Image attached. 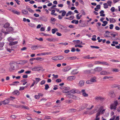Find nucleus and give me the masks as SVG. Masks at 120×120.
Wrapping results in <instances>:
<instances>
[{
  "label": "nucleus",
  "instance_id": "nucleus-34",
  "mask_svg": "<svg viewBox=\"0 0 120 120\" xmlns=\"http://www.w3.org/2000/svg\"><path fill=\"white\" fill-rule=\"evenodd\" d=\"M58 31L57 29L56 28H55L54 29H53L52 30V33L53 34H54L55 33V32Z\"/></svg>",
  "mask_w": 120,
  "mask_h": 120
},
{
  "label": "nucleus",
  "instance_id": "nucleus-22",
  "mask_svg": "<svg viewBox=\"0 0 120 120\" xmlns=\"http://www.w3.org/2000/svg\"><path fill=\"white\" fill-rule=\"evenodd\" d=\"M80 14H77L76 16V19H79L82 16V15H80Z\"/></svg>",
  "mask_w": 120,
  "mask_h": 120
},
{
  "label": "nucleus",
  "instance_id": "nucleus-12",
  "mask_svg": "<svg viewBox=\"0 0 120 120\" xmlns=\"http://www.w3.org/2000/svg\"><path fill=\"white\" fill-rule=\"evenodd\" d=\"M11 11L14 13L18 15H19L20 13V12L18 11L15 9L12 10H11Z\"/></svg>",
  "mask_w": 120,
  "mask_h": 120
},
{
  "label": "nucleus",
  "instance_id": "nucleus-46",
  "mask_svg": "<svg viewBox=\"0 0 120 120\" xmlns=\"http://www.w3.org/2000/svg\"><path fill=\"white\" fill-rule=\"evenodd\" d=\"M58 60H60L64 59V57L62 56H58Z\"/></svg>",
  "mask_w": 120,
  "mask_h": 120
},
{
  "label": "nucleus",
  "instance_id": "nucleus-26",
  "mask_svg": "<svg viewBox=\"0 0 120 120\" xmlns=\"http://www.w3.org/2000/svg\"><path fill=\"white\" fill-rule=\"evenodd\" d=\"M22 12L24 14L26 15L28 14V11L24 9H23L22 10Z\"/></svg>",
  "mask_w": 120,
  "mask_h": 120
},
{
  "label": "nucleus",
  "instance_id": "nucleus-24",
  "mask_svg": "<svg viewBox=\"0 0 120 120\" xmlns=\"http://www.w3.org/2000/svg\"><path fill=\"white\" fill-rule=\"evenodd\" d=\"M8 41L10 42V43H11L12 41H14V39L11 37H10L8 38Z\"/></svg>",
  "mask_w": 120,
  "mask_h": 120
},
{
  "label": "nucleus",
  "instance_id": "nucleus-16",
  "mask_svg": "<svg viewBox=\"0 0 120 120\" xmlns=\"http://www.w3.org/2000/svg\"><path fill=\"white\" fill-rule=\"evenodd\" d=\"M39 67H35L32 68L31 70L33 71H38L40 70Z\"/></svg>",
  "mask_w": 120,
  "mask_h": 120
},
{
  "label": "nucleus",
  "instance_id": "nucleus-14",
  "mask_svg": "<svg viewBox=\"0 0 120 120\" xmlns=\"http://www.w3.org/2000/svg\"><path fill=\"white\" fill-rule=\"evenodd\" d=\"M9 100L8 99H6L3 101H1L3 104L4 105H6L9 103Z\"/></svg>",
  "mask_w": 120,
  "mask_h": 120
},
{
  "label": "nucleus",
  "instance_id": "nucleus-45",
  "mask_svg": "<svg viewBox=\"0 0 120 120\" xmlns=\"http://www.w3.org/2000/svg\"><path fill=\"white\" fill-rule=\"evenodd\" d=\"M46 81L45 80H42L40 83L41 85H42L44 84L45 82Z\"/></svg>",
  "mask_w": 120,
  "mask_h": 120
},
{
  "label": "nucleus",
  "instance_id": "nucleus-35",
  "mask_svg": "<svg viewBox=\"0 0 120 120\" xmlns=\"http://www.w3.org/2000/svg\"><path fill=\"white\" fill-rule=\"evenodd\" d=\"M9 26V24L8 23H6L4 25V27L5 28H7Z\"/></svg>",
  "mask_w": 120,
  "mask_h": 120
},
{
  "label": "nucleus",
  "instance_id": "nucleus-53",
  "mask_svg": "<svg viewBox=\"0 0 120 120\" xmlns=\"http://www.w3.org/2000/svg\"><path fill=\"white\" fill-rule=\"evenodd\" d=\"M37 46H34L32 47H31V49L32 50H34L36 49Z\"/></svg>",
  "mask_w": 120,
  "mask_h": 120
},
{
  "label": "nucleus",
  "instance_id": "nucleus-41",
  "mask_svg": "<svg viewBox=\"0 0 120 120\" xmlns=\"http://www.w3.org/2000/svg\"><path fill=\"white\" fill-rule=\"evenodd\" d=\"M103 24H102L103 26H105L108 23V22L106 21H103Z\"/></svg>",
  "mask_w": 120,
  "mask_h": 120
},
{
  "label": "nucleus",
  "instance_id": "nucleus-33",
  "mask_svg": "<svg viewBox=\"0 0 120 120\" xmlns=\"http://www.w3.org/2000/svg\"><path fill=\"white\" fill-rule=\"evenodd\" d=\"M70 98H72L74 99H77V97L73 95H71L69 97Z\"/></svg>",
  "mask_w": 120,
  "mask_h": 120
},
{
  "label": "nucleus",
  "instance_id": "nucleus-54",
  "mask_svg": "<svg viewBox=\"0 0 120 120\" xmlns=\"http://www.w3.org/2000/svg\"><path fill=\"white\" fill-rule=\"evenodd\" d=\"M25 87L24 86H21L20 87V88L19 90L20 91L23 90L24 89Z\"/></svg>",
  "mask_w": 120,
  "mask_h": 120
},
{
  "label": "nucleus",
  "instance_id": "nucleus-49",
  "mask_svg": "<svg viewBox=\"0 0 120 120\" xmlns=\"http://www.w3.org/2000/svg\"><path fill=\"white\" fill-rule=\"evenodd\" d=\"M112 71L113 72H118L119 70L117 69L114 68L112 69Z\"/></svg>",
  "mask_w": 120,
  "mask_h": 120
},
{
  "label": "nucleus",
  "instance_id": "nucleus-6",
  "mask_svg": "<svg viewBox=\"0 0 120 120\" xmlns=\"http://www.w3.org/2000/svg\"><path fill=\"white\" fill-rule=\"evenodd\" d=\"M95 99L97 101H102L104 100V98L100 96H97L95 98Z\"/></svg>",
  "mask_w": 120,
  "mask_h": 120
},
{
  "label": "nucleus",
  "instance_id": "nucleus-57",
  "mask_svg": "<svg viewBox=\"0 0 120 120\" xmlns=\"http://www.w3.org/2000/svg\"><path fill=\"white\" fill-rule=\"evenodd\" d=\"M66 13V12L65 11H64L62 13V16H64Z\"/></svg>",
  "mask_w": 120,
  "mask_h": 120
},
{
  "label": "nucleus",
  "instance_id": "nucleus-51",
  "mask_svg": "<svg viewBox=\"0 0 120 120\" xmlns=\"http://www.w3.org/2000/svg\"><path fill=\"white\" fill-rule=\"evenodd\" d=\"M45 90H47L49 88V86L47 84L45 85Z\"/></svg>",
  "mask_w": 120,
  "mask_h": 120
},
{
  "label": "nucleus",
  "instance_id": "nucleus-48",
  "mask_svg": "<svg viewBox=\"0 0 120 120\" xmlns=\"http://www.w3.org/2000/svg\"><path fill=\"white\" fill-rule=\"evenodd\" d=\"M40 35L45 36H49V35L48 34H44L43 33H40Z\"/></svg>",
  "mask_w": 120,
  "mask_h": 120
},
{
  "label": "nucleus",
  "instance_id": "nucleus-3",
  "mask_svg": "<svg viewBox=\"0 0 120 120\" xmlns=\"http://www.w3.org/2000/svg\"><path fill=\"white\" fill-rule=\"evenodd\" d=\"M111 32L109 31H106L104 34V36L106 37H110Z\"/></svg>",
  "mask_w": 120,
  "mask_h": 120
},
{
  "label": "nucleus",
  "instance_id": "nucleus-23",
  "mask_svg": "<svg viewBox=\"0 0 120 120\" xmlns=\"http://www.w3.org/2000/svg\"><path fill=\"white\" fill-rule=\"evenodd\" d=\"M78 73V71L77 70H73L72 72L71 73L73 75H75L77 74Z\"/></svg>",
  "mask_w": 120,
  "mask_h": 120
},
{
  "label": "nucleus",
  "instance_id": "nucleus-38",
  "mask_svg": "<svg viewBox=\"0 0 120 120\" xmlns=\"http://www.w3.org/2000/svg\"><path fill=\"white\" fill-rule=\"evenodd\" d=\"M58 56H56L52 57V59L53 60H58Z\"/></svg>",
  "mask_w": 120,
  "mask_h": 120
},
{
  "label": "nucleus",
  "instance_id": "nucleus-10",
  "mask_svg": "<svg viewBox=\"0 0 120 120\" xmlns=\"http://www.w3.org/2000/svg\"><path fill=\"white\" fill-rule=\"evenodd\" d=\"M109 95L110 97L112 98L114 97L115 96L114 92L112 91H110L109 92Z\"/></svg>",
  "mask_w": 120,
  "mask_h": 120
},
{
  "label": "nucleus",
  "instance_id": "nucleus-15",
  "mask_svg": "<svg viewBox=\"0 0 120 120\" xmlns=\"http://www.w3.org/2000/svg\"><path fill=\"white\" fill-rule=\"evenodd\" d=\"M109 19L110 22L111 23H114L116 22V19L113 18H110Z\"/></svg>",
  "mask_w": 120,
  "mask_h": 120
},
{
  "label": "nucleus",
  "instance_id": "nucleus-55",
  "mask_svg": "<svg viewBox=\"0 0 120 120\" xmlns=\"http://www.w3.org/2000/svg\"><path fill=\"white\" fill-rule=\"evenodd\" d=\"M59 44H61L62 45H67L68 44V43L67 42H65L64 43H60Z\"/></svg>",
  "mask_w": 120,
  "mask_h": 120
},
{
  "label": "nucleus",
  "instance_id": "nucleus-4",
  "mask_svg": "<svg viewBox=\"0 0 120 120\" xmlns=\"http://www.w3.org/2000/svg\"><path fill=\"white\" fill-rule=\"evenodd\" d=\"M70 88L69 87H65L64 90H62V92L64 93H69Z\"/></svg>",
  "mask_w": 120,
  "mask_h": 120
},
{
  "label": "nucleus",
  "instance_id": "nucleus-5",
  "mask_svg": "<svg viewBox=\"0 0 120 120\" xmlns=\"http://www.w3.org/2000/svg\"><path fill=\"white\" fill-rule=\"evenodd\" d=\"M75 78L76 77L75 76H69L68 77L67 80L68 81H72L75 79Z\"/></svg>",
  "mask_w": 120,
  "mask_h": 120
},
{
  "label": "nucleus",
  "instance_id": "nucleus-9",
  "mask_svg": "<svg viewBox=\"0 0 120 120\" xmlns=\"http://www.w3.org/2000/svg\"><path fill=\"white\" fill-rule=\"evenodd\" d=\"M81 92L83 96L85 97H87L88 96V94L86 93L85 90L83 89L81 90Z\"/></svg>",
  "mask_w": 120,
  "mask_h": 120
},
{
  "label": "nucleus",
  "instance_id": "nucleus-21",
  "mask_svg": "<svg viewBox=\"0 0 120 120\" xmlns=\"http://www.w3.org/2000/svg\"><path fill=\"white\" fill-rule=\"evenodd\" d=\"M94 70L96 71H99L102 70V68L101 67H98L95 68Z\"/></svg>",
  "mask_w": 120,
  "mask_h": 120
},
{
  "label": "nucleus",
  "instance_id": "nucleus-61",
  "mask_svg": "<svg viewBox=\"0 0 120 120\" xmlns=\"http://www.w3.org/2000/svg\"><path fill=\"white\" fill-rule=\"evenodd\" d=\"M115 29L116 30H120V28L117 26L115 27Z\"/></svg>",
  "mask_w": 120,
  "mask_h": 120
},
{
  "label": "nucleus",
  "instance_id": "nucleus-2",
  "mask_svg": "<svg viewBox=\"0 0 120 120\" xmlns=\"http://www.w3.org/2000/svg\"><path fill=\"white\" fill-rule=\"evenodd\" d=\"M118 104V102L117 101H114L110 104L109 107L110 109L114 110H116Z\"/></svg>",
  "mask_w": 120,
  "mask_h": 120
},
{
  "label": "nucleus",
  "instance_id": "nucleus-36",
  "mask_svg": "<svg viewBox=\"0 0 120 120\" xmlns=\"http://www.w3.org/2000/svg\"><path fill=\"white\" fill-rule=\"evenodd\" d=\"M46 39L48 41H52L53 40V38H46Z\"/></svg>",
  "mask_w": 120,
  "mask_h": 120
},
{
  "label": "nucleus",
  "instance_id": "nucleus-18",
  "mask_svg": "<svg viewBox=\"0 0 120 120\" xmlns=\"http://www.w3.org/2000/svg\"><path fill=\"white\" fill-rule=\"evenodd\" d=\"M110 74L109 72H107L105 71H102L101 72L100 74L101 75H105L109 74Z\"/></svg>",
  "mask_w": 120,
  "mask_h": 120
},
{
  "label": "nucleus",
  "instance_id": "nucleus-25",
  "mask_svg": "<svg viewBox=\"0 0 120 120\" xmlns=\"http://www.w3.org/2000/svg\"><path fill=\"white\" fill-rule=\"evenodd\" d=\"M104 11L103 10L101 11L100 12V16H104L105 15L104 14Z\"/></svg>",
  "mask_w": 120,
  "mask_h": 120
},
{
  "label": "nucleus",
  "instance_id": "nucleus-11",
  "mask_svg": "<svg viewBox=\"0 0 120 120\" xmlns=\"http://www.w3.org/2000/svg\"><path fill=\"white\" fill-rule=\"evenodd\" d=\"M118 35V33L116 32H111L110 36L114 38Z\"/></svg>",
  "mask_w": 120,
  "mask_h": 120
},
{
  "label": "nucleus",
  "instance_id": "nucleus-28",
  "mask_svg": "<svg viewBox=\"0 0 120 120\" xmlns=\"http://www.w3.org/2000/svg\"><path fill=\"white\" fill-rule=\"evenodd\" d=\"M112 43L113 44H111V45L112 46H115V44L117 45L118 44V42L116 41H113Z\"/></svg>",
  "mask_w": 120,
  "mask_h": 120
},
{
  "label": "nucleus",
  "instance_id": "nucleus-30",
  "mask_svg": "<svg viewBox=\"0 0 120 120\" xmlns=\"http://www.w3.org/2000/svg\"><path fill=\"white\" fill-rule=\"evenodd\" d=\"M68 60H74L76 58V57L75 56H73L71 57H69L68 58Z\"/></svg>",
  "mask_w": 120,
  "mask_h": 120
},
{
  "label": "nucleus",
  "instance_id": "nucleus-60",
  "mask_svg": "<svg viewBox=\"0 0 120 120\" xmlns=\"http://www.w3.org/2000/svg\"><path fill=\"white\" fill-rule=\"evenodd\" d=\"M112 77H110V76H105V77H104L103 79H109L110 78H112Z\"/></svg>",
  "mask_w": 120,
  "mask_h": 120
},
{
  "label": "nucleus",
  "instance_id": "nucleus-52",
  "mask_svg": "<svg viewBox=\"0 0 120 120\" xmlns=\"http://www.w3.org/2000/svg\"><path fill=\"white\" fill-rule=\"evenodd\" d=\"M75 89H73L72 90H69V93H71L73 94L75 93Z\"/></svg>",
  "mask_w": 120,
  "mask_h": 120
},
{
  "label": "nucleus",
  "instance_id": "nucleus-43",
  "mask_svg": "<svg viewBox=\"0 0 120 120\" xmlns=\"http://www.w3.org/2000/svg\"><path fill=\"white\" fill-rule=\"evenodd\" d=\"M96 36L95 35H94L92 38V40L94 41H95L96 40Z\"/></svg>",
  "mask_w": 120,
  "mask_h": 120
},
{
  "label": "nucleus",
  "instance_id": "nucleus-47",
  "mask_svg": "<svg viewBox=\"0 0 120 120\" xmlns=\"http://www.w3.org/2000/svg\"><path fill=\"white\" fill-rule=\"evenodd\" d=\"M80 93V91L76 89H75V93H76L77 94H79Z\"/></svg>",
  "mask_w": 120,
  "mask_h": 120
},
{
  "label": "nucleus",
  "instance_id": "nucleus-62",
  "mask_svg": "<svg viewBox=\"0 0 120 120\" xmlns=\"http://www.w3.org/2000/svg\"><path fill=\"white\" fill-rule=\"evenodd\" d=\"M66 102L67 103H71L72 102V101L71 100H66Z\"/></svg>",
  "mask_w": 120,
  "mask_h": 120
},
{
  "label": "nucleus",
  "instance_id": "nucleus-40",
  "mask_svg": "<svg viewBox=\"0 0 120 120\" xmlns=\"http://www.w3.org/2000/svg\"><path fill=\"white\" fill-rule=\"evenodd\" d=\"M35 60V58H34L30 59V62L31 64H33V61Z\"/></svg>",
  "mask_w": 120,
  "mask_h": 120
},
{
  "label": "nucleus",
  "instance_id": "nucleus-7",
  "mask_svg": "<svg viewBox=\"0 0 120 120\" xmlns=\"http://www.w3.org/2000/svg\"><path fill=\"white\" fill-rule=\"evenodd\" d=\"M71 69V68L70 66H67L64 68L63 69V71L64 72L67 71Z\"/></svg>",
  "mask_w": 120,
  "mask_h": 120
},
{
  "label": "nucleus",
  "instance_id": "nucleus-29",
  "mask_svg": "<svg viewBox=\"0 0 120 120\" xmlns=\"http://www.w3.org/2000/svg\"><path fill=\"white\" fill-rule=\"evenodd\" d=\"M71 23H75V24H78L79 22L78 20H72L71 22Z\"/></svg>",
  "mask_w": 120,
  "mask_h": 120
},
{
  "label": "nucleus",
  "instance_id": "nucleus-31",
  "mask_svg": "<svg viewBox=\"0 0 120 120\" xmlns=\"http://www.w3.org/2000/svg\"><path fill=\"white\" fill-rule=\"evenodd\" d=\"M73 42L75 44H78L80 42V41L79 40H74Z\"/></svg>",
  "mask_w": 120,
  "mask_h": 120
},
{
  "label": "nucleus",
  "instance_id": "nucleus-39",
  "mask_svg": "<svg viewBox=\"0 0 120 120\" xmlns=\"http://www.w3.org/2000/svg\"><path fill=\"white\" fill-rule=\"evenodd\" d=\"M21 108L23 109H29V108L28 107L26 106L22 105L21 106Z\"/></svg>",
  "mask_w": 120,
  "mask_h": 120
},
{
  "label": "nucleus",
  "instance_id": "nucleus-13",
  "mask_svg": "<svg viewBox=\"0 0 120 120\" xmlns=\"http://www.w3.org/2000/svg\"><path fill=\"white\" fill-rule=\"evenodd\" d=\"M84 81L82 80H81L78 84V85L80 87H82L84 85Z\"/></svg>",
  "mask_w": 120,
  "mask_h": 120
},
{
  "label": "nucleus",
  "instance_id": "nucleus-27",
  "mask_svg": "<svg viewBox=\"0 0 120 120\" xmlns=\"http://www.w3.org/2000/svg\"><path fill=\"white\" fill-rule=\"evenodd\" d=\"M112 3V1H111L109 0L107 1V4H108V6L111 7V6Z\"/></svg>",
  "mask_w": 120,
  "mask_h": 120
},
{
  "label": "nucleus",
  "instance_id": "nucleus-44",
  "mask_svg": "<svg viewBox=\"0 0 120 120\" xmlns=\"http://www.w3.org/2000/svg\"><path fill=\"white\" fill-rule=\"evenodd\" d=\"M49 54V53L48 52L46 53H41L40 54L41 55H48Z\"/></svg>",
  "mask_w": 120,
  "mask_h": 120
},
{
  "label": "nucleus",
  "instance_id": "nucleus-58",
  "mask_svg": "<svg viewBox=\"0 0 120 120\" xmlns=\"http://www.w3.org/2000/svg\"><path fill=\"white\" fill-rule=\"evenodd\" d=\"M86 83L88 84H91L92 83L91 80H88L86 82Z\"/></svg>",
  "mask_w": 120,
  "mask_h": 120
},
{
  "label": "nucleus",
  "instance_id": "nucleus-37",
  "mask_svg": "<svg viewBox=\"0 0 120 120\" xmlns=\"http://www.w3.org/2000/svg\"><path fill=\"white\" fill-rule=\"evenodd\" d=\"M12 30V28L11 27H9L8 28L6 29V30L7 31H11Z\"/></svg>",
  "mask_w": 120,
  "mask_h": 120
},
{
  "label": "nucleus",
  "instance_id": "nucleus-42",
  "mask_svg": "<svg viewBox=\"0 0 120 120\" xmlns=\"http://www.w3.org/2000/svg\"><path fill=\"white\" fill-rule=\"evenodd\" d=\"M74 18V16H71L69 18H66L65 19H68L69 20H71L73 19Z\"/></svg>",
  "mask_w": 120,
  "mask_h": 120
},
{
  "label": "nucleus",
  "instance_id": "nucleus-56",
  "mask_svg": "<svg viewBox=\"0 0 120 120\" xmlns=\"http://www.w3.org/2000/svg\"><path fill=\"white\" fill-rule=\"evenodd\" d=\"M113 24H111L109 25V29H112L113 27Z\"/></svg>",
  "mask_w": 120,
  "mask_h": 120
},
{
  "label": "nucleus",
  "instance_id": "nucleus-8",
  "mask_svg": "<svg viewBox=\"0 0 120 120\" xmlns=\"http://www.w3.org/2000/svg\"><path fill=\"white\" fill-rule=\"evenodd\" d=\"M35 80L33 79L32 80L36 84H37L41 80V79L40 78L37 77L35 78Z\"/></svg>",
  "mask_w": 120,
  "mask_h": 120
},
{
  "label": "nucleus",
  "instance_id": "nucleus-17",
  "mask_svg": "<svg viewBox=\"0 0 120 120\" xmlns=\"http://www.w3.org/2000/svg\"><path fill=\"white\" fill-rule=\"evenodd\" d=\"M90 80L92 83L95 82H97L96 78L95 77H93L91 78Z\"/></svg>",
  "mask_w": 120,
  "mask_h": 120
},
{
  "label": "nucleus",
  "instance_id": "nucleus-64",
  "mask_svg": "<svg viewBox=\"0 0 120 120\" xmlns=\"http://www.w3.org/2000/svg\"><path fill=\"white\" fill-rule=\"evenodd\" d=\"M116 117V116H113L112 117H111V119L109 120H114L115 119V117Z\"/></svg>",
  "mask_w": 120,
  "mask_h": 120
},
{
  "label": "nucleus",
  "instance_id": "nucleus-19",
  "mask_svg": "<svg viewBox=\"0 0 120 120\" xmlns=\"http://www.w3.org/2000/svg\"><path fill=\"white\" fill-rule=\"evenodd\" d=\"M18 43V41H12L9 44V45L10 46H11L13 45H15Z\"/></svg>",
  "mask_w": 120,
  "mask_h": 120
},
{
  "label": "nucleus",
  "instance_id": "nucleus-63",
  "mask_svg": "<svg viewBox=\"0 0 120 120\" xmlns=\"http://www.w3.org/2000/svg\"><path fill=\"white\" fill-rule=\"evenodd\" d=\"M24 69H22L20 71L18 72V73H22L24 71Z\"/></svg>",
  "mask_w": 120,
  "mask_h": 120
},
{
  "label": "nucleus",
  "instance_id": "nucleus-1",
  "mask_svg": "<svg viewBox=\"0 0 120 120\" xmlns=\"http://www.w3.org/2000/svg\"><path fill=\"white\" fill-rule=\"evenodd\" d=\"M94 107V105H90L88 104H86V109L87 110L84 112V113L86 114H88L89 115H92L97 111L96 114L95 120H100L99 116L100 114H103L105 110V109H103V107L100 105H97L95 109L91 111L90 110L92 109Z\"/></svg>",
  "mask_w": 120,
  "mask_h": 120
},
{
  "label": "nucleus",
  "instance_id": "nucleus-20",
  "mask_svg": "<svg viewBox=\"0 0 120 120\" xmlns=\"http://www.w3.org/2000/svg\"><path fill=\"white\" fill-rule=\"evenodd\" d=\"M13 93L14 95H19L20 94L19 92L17 90L15 91Z\"/></svg>",
  "mask_w": 120,
  "mask_h": 120
},
{
  "label": "nucleus",
  "instance_id": "nucleus-59",
  "mask_svg": "<svg viewBox=\"0 0 120 120\" xmlns=\"http://www.w3.org/2000/svg\"><path fill=\"white\" fill-rule=\"evenodd\" d=\"M4 43L3 42H2L0 43V47H2L4 45Z\"/></svg>",
  "mask_w": 120,
  "mask_h": 120
},
{
  "label": "nucleus",
  "instance_id": "nucleus-50",
  "mask_svg": "<svg viewBox=\"0 0 120 120\" xmlns=\"http://www.w3.org/2000/svg\"><path fill=\"white\" fill-rule=\"evenodd\" d=\"M51 119L50 117L49 116H45V117L44 118V119Z\"/></svg>",
  "mask_w": 120,
  "mask_h": 120
},
{
  "label": "nucleus",
  "instance_id": "nucleus-32",
  "mask_svg": "<svg viewBox=\"0 0 120 120\" xmlns=\"http://www.w3.org/2000/svg\"><path fill=\"white\" fill-rule=\"evenodd\" d=\"M104 8L105 9H107L108 8V6L107 3H105L103 4Z\"/></svg>",
  "mask_w": 120,
  "mask_h": 120
}]
</instances>
